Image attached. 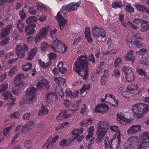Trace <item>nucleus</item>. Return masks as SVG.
Instances as JSON below:
<instances>
[{
	"label": "nucleus",
	"mask_w": 149,
	"mask_h": 149,
	"mask_svg": "<svg viewBox=\"0 0 149 149\" xmlns=\"http://www.w3.org/2000/svg\"><path fill=\"white\" fill-rule=\"evenodd\" d=\"M87 55H81L77 58V61L74 64V70L84 80L88 78V63L87 61Z\"/></svg>",
	"instance_id": "obj_1"
},
{
	"label": "nucleus",
	"mask_w": 149,
	"mask_h": 149,
	"mask_svg": "<svg viewBox=\"0 0 149 149\" xmlns=\"http://www.w3.org/2000/svg\"><path fill=\"white\" fill-rule=\"evenodd\" d=\"M149 109L148 104L142 103L134 105L132 108L134 117L137 118H142L147 113Z\"/></svg>",
	"instance_id": "obj_2"
},
{
	"label": "nucleus",
	"mask_w": 149,
	"mask_h": 149,
	"mask_svg": "<svg viewBox=\"0 0 149 149\" xmlns=\"http://www.w3.org/2000/svg\"><path fill=\"white\" fill-rule=\"evenodd\" d=\"M97 137L96 139V142L100 143L103 139L109 128V123L107 121H100L97 124Z\"/></svg>",
	"instance_id": "obj_3"
},
{
	"label": "nucleus",
	"mask_w": 149,
	"mask_h": 149,
	"mask_svg": "<svg viewBox=\"0 0 149 149\" xmlns=\"http://www.w3.org/2000/svg\"><path fill=\"white\" fill-rule=\"evenodd\" d=\"M51 47L54 51L62 53L65 52L67 49V46L57 38L52 41Z\"/></svg>",
	"instance_id": "obj_4"
},
{
	"label": "nucleus",
	"mask_w": 149,
	"mask_h": 149,
	"mask_svg": "<svg viewBox=\"0 0 149 149\" xmlns=\"http://www.w3.org/2000/svg\"><path fill=\"white\" fill-rule=\"evenodd\" d=\"M37 89L36 88L32 87L28 88L26 93V97L27 102L21 103V104L25 103H31L34 102L36 99V96Z\"/></svg>",
	"instance_id": "obj_5"
},
{
	"label": "nucleus",
	"mask_w": 149,
	"mask_h": 149,
	"mask_svg": "<svg viewBox=\"0 0 149 149\" xmlns=\"http://www.w3.org/2000/svg\"><path fill=\"white\" fill-rule=\"evenodd\" d=\"M17 54L20 58H23L28 51L29 48L26 44L19 45L16 47Z\"/></svg>",
	"instance_id": "obj_6"
},
{
	"label": "nucleus",
	"mask_w": 149,
	"mask_h": 149,
	"mask_svg": "<svg viewBox=\"0 0 149 149\" xmlns=\"http://www.w3.org/2000/svg\"><path fill=\"white\" fill-rule=\"evenodd\" d=\"M92 33L93 36L97 38L100 36L102 38L106 36V31L103 28L98 27L97 26L93 27L92 30Z\"/></svg>",
	"instance_id": "obj_7"
},
{
	"label": "nucleus",
	"mask_w": 149,
	"mask_h": 149,
	"mask_svg": "<svg viewBox=\"0 0 149 149\" xmlns=\"http://www.w3.org/2000/svg\"><path fill=\"white\" fill-rule=\"evenodd\" d=\"M81 3V1L77 2H71L68 4L66 6H62V8L64 10L72 11L77 10L79 7Z\"/></svg>",
	"instance_id": "obj_8"
},
{
	"label": "nucleus",
	"mask_w": 149,
	"mask_h": 149,
	"mask_svg": "<svg viewBox=\"0 0 149 149\" xmlns=\"http://www.w3.org/2000/svg\"><path fill=\"white\" fill-rule=\"evenodd\" d=\"M51 29V26H48L41 29L40 30L39 33L36 35L35 37V42L36 43L39 42L42 37L46 35L48 31Z\"/></svg>",
	"instance_id": "obj_9"
},
{
	"label": "nucleus",
	"mask_w": 149,
	"mask_h": 149,
	"mask_svg": "<svg viewBox=\"0 0 149 149\" xmlns=\"http://www.w3.org/2000/svg\"><path fill=\"white\" fill-rule=\"evenodd\" d=\"M46 100L49 103H55L57 101V96L55 93L50 92L46 94Z\"/></svg>",
	"instance_id": "obj_10"
},
{
	"label": "nucleus",
	"mask_w": 149,
	"mask_h": 149,
	"mask_svg": "<svg viewBox=\"0 0 149 149\" xmlns=\"http://www.w3.org/2000/svg\"><path fill=\"white\" fill-rule=\"evenodd\" d=\"M109 109L108 106L106 104H102L97 105L94 111L95 113H104L106 112Z\"/></svg>",
	"instance_id": "obj_11"
},
{
	"label": "nucleus",
	"mask_w": 149,
	"mask_h": 149,
	"mask_svg": "<svg viewBox=\"0 0 149 149\" xmlns=\"http://www.w3.org/2000/svg\"><path fill=\"white\" fill-rule=\"evenodd\" d=\"M56 19L58 21L59 25L61 30L65 26V24L67 23V21L58 12L55 17Z\"/></svg>",
	"instance_id": "obj_12"
},
{
	"label": "nucleus",
	"mask_w": 149,
	"mask_h": 149,
	"mask_svg": "<svg viewBox=\"0 0 149 149\" xmlns=\"http://www.w3.org/2000/svg\"><path fill=\"white\" fill-rule=\"evenodd\" d=\"M49 87L48 81L45 79H43L40 81L37 85V87L38 88H41L48 89Z\"/></svg>",
	"instance_id": "obj_13"
},
{
	"label": "nucleus",
	"mask_w": 149,
	"mask_h": 149,
	"mask_svg": "<svg viewBox=\"0 0 149 149\" xmlns=\"http://www.w3.org/2000/svg\"><path fill=\"white\" fill-rule=\"evenodd\" d=\"M25 77L24 74L21 73L18 74L14 82L15 86L16 87L19 86L22 84L21 80L24 79Z\"/></svg>",
	"instance_id": "obj_14"
},
{
	"label": "nucleus",
	"mask_w": 149,
	"mask_h": 149,
	"mask_svg": "<svg viewBox=\"0 0 149 149\" xmlns=\"http://www.w3.org/2000/svg\"><path fill=\"white\" fill-rule=\"evenodd\" d=\"M36 25L33 24L28 25L26 27L25 31L27 35L33 34L35 31L34 29L36 27Z\"/></svg>",
	"instance_id": "obj_15"
},
{
	"label": "nucleus",
	"mask_w": 149,
	"mask_h": 149,
	"mask_svg": "<svg viewBox=\"0 0 149 149\" xmlns=\"http://www.w3.org/2000/svg\"><path fill=\"white\" fill-rule=\"evenodd\" d=\"M38 50V48L37 47H35L32 49L29 52L26 58L27 60L28 61L31 60L33 57L36 55Z\"/></svg>",
	"instance_id": "obj_16"
},
{
	"label": "nucleus",
	"mask_w": 149,
	"mask_h": 149,
	"mask_svg": "<svg viewBox=\"0 0 149 149\" xmlns=\"http://www.w3.org/2000/svg\"><path fill=\"white\" fill-rule=\"evenodd\" d=\"M12 27V25H10L7 26L6 28L2 29L1 33V38H3L9 33Z\"/></svg>",
	"instance_id": "obj_17"
},
{
	"label": "nucleus",
	"mask_w": 149,
	"mask_h": 149,
	"mask_svg": "<svg viewBox=\"0 0 149 149\" xmlns=\"http://www.w3.org/2000/svg\"><path fill=\"white\" fill-rule=\"evenodd\" d=\"M34 124L33 121H30L24 126L22 129V133H26L30 130L31 127L33 126Z\"/></svg>",
	"instance_id": "obj_18"
},
{
	"label": "nucleus",
	"mask_w": 149,
	"mask_h": 149,
	"mask_svg": "<svg viewBox=\"0 0 149 149\" xmlns=\"http://www.w3.org/2000/svg\"><path fill=\"white\" fill-rule=\"evenodd\" d=\"M117 141H115V139H111V143L110 148V149H118L120 145V138H117Z\"/></svg>",
	"instance_id": "obj_19"
},
{
	"label": "nucleus",
	"mask_w": 149,
	"mask_h": 149,
	"mask_svg": "<svg viewBox=\"0 0 149 149\" xmlns=\"http://www.w3.org/2000/svg\"><path fill=\"white\" fill-rule=\"evenodd\" d=\"M135 137H132L128 139L124 144V147L126 149H132V144L134 139H136Z\"/></svg>",
	"instance_id": "obj_20"
},
{
	"label": "nucleus",
	"mask_w": 149,
	"mask_h": 149,
	"mask_svg": "<svg viewBox=\"0 0 149 149\" xmlns=\"http://www.w3.org/2000/svg\"><path fill=\"white\" fill-rule=\"evenodd\" d=\"M55 139H53V137H50L46 141L45 145H47L46 148L52 147L55 143Z\"/></svg>",
	"instance_id": "obj_21"
},
{
	"label": "nucleus",
	"mask_w": 149,
	"mask_h": 149,
	"mask_svg": "<svg viewBox=\"0 0 149 149\" xmlns=\"http://www.w3.org/2000/svg\"><path fill=\"white\" fill-rule=\"evenodd\" d=\"M127 41L128 43L131 44L132 45H134L135 46L139 48L143 47L141 43L137 40H135L134 41H133L129 40L128 38H127Z\"/></svg>",
	"instance_id": "obj_22"
},
{
	"label": "nucleus",
	"mask_w": 149,
	"mask_h": 149,
	"mask_svg": "<svg viewBox=\"0 0 149 149\" xmlns=\"http://www.w3.org/2000/svg\"><path fill=\"white\" fill-rule=\"evenodd\" d=\"M110 129L112 131L116 132L115 135L116 136H117V138H120V134L118 126L113 125L111 127Z\"/></svg>",
	"instance_id": "obj_23"
},
{
	"label": "nucleus",
	"mask_w": 149,
	"mask_h": 149,
	"mask_svg": "<svg viewBox=\"0 0 149 149\" xmlns=\"http://www.w3.org/2000/svg\"><path fill=\"white\" fill-rule=\"evenodd\" d=\"M78 93V91H75L74 92H72V91H66V97H69L71 98H74L77 96V95Z\"/></svg>",
	"instance_id": "obj_24"
},
{
	"label": "nucleus",
	"mask_w": 149,
	"mask_h": 149,
	"mask_svg": "<svg viewBox=\"0 0 149 149\" xmlns=\"http://www.w3.org/2000/svg\"><path fill=\"white\" fill-rule=\"evenodd\" d=\"M140 130V126L139 125H134L129 129L127 132L128 133L130 134L135 133Z\"/></svg>",
	"instance_id": "obj_25"
},
{
	"label": "nucleus",
	"mask_w": 149,
	"mask_h": 149,
	"mask_svg": "<svg viewBox=\"0 0 149 149\" xmlns=\"http://www.w3.org/2000/svg\"><path fill=\"white\" fill-rule=\"evenodd\" d=\"M85 34V37L88 41L89 42H92V39L91 36L90 28H89L86 27V28Z\"/></svg>",
	"instance_id": "obj_26"
},
{
	"label": "nucleus",
	"mask_w": 149,
	"mask_h": 149,
	"mask_svg": "<svg viewBox=\"0 0 149 149\" xmlns=\"http://www.w3.org/2000/svg\"><path fill=\"white\" fill-rule=\"evenodd\" d=\"M129 72L125 75V77L126 80L129 82H130L133 81L134 79V74L132 70H129Z\"/></svg>",
	"instance_id": "obj_27"
},
{
	"label": "nucleus",
	"mask_w": 149,
	"mask_h": 149,
	"mask_svg": "<svg viewBox=\"0 0 149 149\" xmlns=\"http://www.w3.org/2000/svg\"><path fill=\"white\" fill-rule=\"evenodd\" d=\"M2 96L6 100L12 98V94L9 92L5 91L3 92L2 94Z\"/></svg>",
	"instance_id": "obj_28"
},
{
	"label": "nucleus",
	"mask_w": 149,
	"mask_h": 149,
	"mask_svg": "<svg viewBox=\"0 0 149 149\" xmlns=\"http://www.w3.org/2000/svg\"><path fill=\"white\" fill-rule=\"evenodd\" d=\"M83 131V128H81L79 129H74L72 132V134L75 136L76 137H78L80 134H82Z\"/></svg>",
	"instance_id": "obj_29"
},
{
	"label": "nucleus",
	"mask_w": 149,
	"mask_h": 149,
	"mask_svg": "<svg viewBox=\"0 0 149 149\" xmlns=\"http://www.w3.org/2000/svg\"><path fill=\"white\" fill-rule=\"evenodd\" d=\"M41 109L40 110L38 114V116H41L45 115L47 114L48 112V111L44 106H42L41 107Z\"/></svg>",
	"instance_id": "obj_30"
},
{
	"label": "nucleus",
	"mask_w": 149,
	"mask_h": 149,
	"mask_svg": "<svg viewBox=\"0 0 149 149\" xmlns=\"http://www.w3.org/2000/svg\"><path fill=\"white\" fill-rule=\"evenodd\" d=\"M134 7L139 11L145 12L146 9L147 7L142 5L136 4L134 5Z\"/></svg>",
	"instance_id": "obj_31"
},
{
	"label": "nucleus",
	"mask_w": 149,
	"mask_h": 149,
	"mask_svg": "<svg viewBox=\"0 0 149 149\" xmlns=\"http://www.w3.org/2000/svg\"><path fill=\"white\" fill-rule=\"evenodd\" d=\"M94 132V128L93 126H91L89 128L88 130V134L86 137V139L87 140L91 137L93 135Z\"/></svg>",
	"instance_id": "obj_32"
},
{
	"label": "nucleus",
	"mask_w": 149,
	"mask_h": 149,
	"mask_svg": "<svg viewBox=\"0 0 149 149\" xmlns=\"http://www.w3.org/2000/svg\"><path fill=\"white\" fill-rule=\"evenodd\" d=\"M38 61L39 65L43 68H46L49 66L51 63V61L50 60L46 64L44 62L42 61L41 59H39Z\"/></svg>",
	"instance_id": "obj_33"
},
{
	"label": "nucleus",
	"mask_w": 149,
	"mask_h": 149,
	"mask_svg": "<svg viewBox=\"0 0 149 149\" xmlns=\"http://www.w3.org/2000/svg\"><path fill=\"white\" fill-rule=\"evenodd\" d=\"M17 67L16 66H14L10 70L9 72L8 75L9 77L12 76L17 72Z\"/></svg>",
	"instance_id": "obj_34"
},
{
	"label": "nucleus",
	"mask_w": 149,
	"mask_h": 149,
	"mask_svg": "<svg viewBox=\"0 0 149 149\" xmlns=\"http://www.w3.org/2000/svg\"><path fill=\"white\" fill-rule=\"evenodd\" d=\"M122 60L120 57H118L115 59L114 63V65L115 68H118L120 67V65L121 64Z\"/></svg>",
	"instance_id": "obj_35"
},
{
	"label": "nucleus",
	"mask_w": 149,
	"mask_h": 149,
	"mask_svg": "<svg viewBox=\"0 0 149 149\" xmlns=\"http://www.w3.org/2000/svg\"><path fill=\"white\" fill-rule=\"evenodd\" d=\"M37 18L35 16H32L28 17L26 19V22L27 23L32 22H37Z\"/></svg>",
	"instance_id": "obj_36"
},
{
	"label": "nucleus",
	"mask_w": 149,
	"mask_h": 149,
	"mask_svg": "<svg viewBox=\"0 0 149 149\" xmlns=\"http://www.w3.org/2000/svg\"><path fill=\"white\" fill-rule=\"evenodd\" d=\"M17 26L19 31L22 32L24 27V25L23 22V21L19 20L17 24Z\"/></svg>",
	"instance_id": "obj_37"
},
{
	"label": "nucleus",
	"mask_w": 149,
	"mask_h": 149,
	"mask_svg": "<svg viewBox=\"0 0 149 149\" xmlns=\"http://www.w3.org/2000/svg\"><path fill=\"white\" fill-rule=\"evenodd\" d=\"M32 68V64L29 63H27L22 67V69L24 71L27 72L31 69Z\"/></svg>",
	"instance_id": "obj_38"
},
{
	"label": "nucleus",
	"mask_w": 149,
	"mask_h": 149,
	"mask_svg": "<svg viewBox=\"0 0 149 149\" xmlns=\"http://www.w3.org/2000/svg\"><path fill=\"white\" fill-rule=\"evenodd\" d=\"M143 90L144 88H141L139 89L138 91V92L136 91L135 92H130V95L132 96H138L140 95V93H141Z\"/></svg>",
	"instance_id": "obj_39"
},
{
	"label": "nucleus",
	"mask_w": 149,
	"mask_h": 149,
	"mask_svg": "<svg viewBox=\"0 0 149 149\" xmlns=\"http://www.w3.org/2000/svg\"><path fill=\"white\" fill-rule=\"evenodd\" d=\"M63 62H59V64L58 66L59 68L58 69V70L62 73L64 74L67 71V70L63 67Z\"/></svg>",
	"instance_id": "obj_40"
},
{
	"label": "nucleus",
	"mask_w": 149,
	"mask_h": 149,
	"mask_svg": "<svg viewBox=\"0 0 149 149\" xmlns=\"http://www.w3.org/2000/svg\"><path fill=\"white\" fill-rule=\"evenodd\" d=\"M117 117L118 120H119L120 122H122V121L126 122H130V120L127 119L125 117L121 116L120 115L118 114H117Z\"/></svg>",
	"instance_id": "obj_41"
},
{
	"label": "nucleus",
	"mask_w": 149,
	"mask_h": 149,
	"mask_svg": "<svg viewBox=\"0 0 149 149\" xmlns=\"http://www.w3.org/2000/svg\"><path fill=\"white\" fill-rule=\"evenodd\" d=\"M139 86L137 84H131L129 85L127 87V88L128 90L133 91L135 90L138 89Z\"/></svg>",
	"instance_id": "obj_42"
},
{
	"label": "nucleus",
	"mask_w": 149,
	"mask_h": 149,
	"mask_svg": "<svg viewBox=\"0 0 149 149\" xmlns=\"http://www.w3.org/2000/svg\"><path fill=\"white\" fill-rule=\"evenodd\" d=\"M62 111L64 118H67L71 115V110H64Z\"/></svg>",
	"instance_id": "obj_43"
},
{
	"label": "nucleus",
	"mask_w": 149,
	"mask_h": 149,
	"mask_svg": "<svg viewBox=\"0 0 149 149\" xmlns=\"http://www.w3.org/2000/svg\"><path fill=\"white\" fill-rule=\"evenodd\" d=\"M123 6L122 3L120 1L118 2L116 1L112 3V6L113 8H116L117 7L120 8Z\"/></svg>",
	"instance_id": "obj_44"
},
{
	"label": "nucleus",
	"mask_w": 149,
	"mask_h": 149,
	"mask_svg": "<svg viewBox=\"0 0 149 149\" xmlns=\"http://www.w3.org/2000/svg\"><path fill=\"white\" fill-rule=\"evenodd\" d=\"M103 69L104 65L103 63L101 62L99 65L98 68L96 70V73L98 74H100L102 72Z\"/></svg>",
	"instance_id": "obj_45"
},
{
	"label": "nucleus",
	"mask_w": 149,
	"mask_h": 149,
	"mask_svg": "<svg viewBox=\"0 0 149 149\" xmlns=\"http://www.w3.org/2000/svg\"><path fill=\"white\" fill-rule=\"evenodd\" d=\"M147 139L149 140V132H143L142 135L141 140H146Z\"/></svg>",
	"instance_id": "obj_46"
},
{
	"label": "nucleus",
	"mask_w": 149,
	"mask_h": 149,
	"mask_svg": "<svg viewBox=\"0 0 149 149\" xmlns=\"http://www.w3.org/2000/svg\"><path fill=\"white\" fill-rule=\"evenodd\" d=\"M118 18L121 24L124 26L126 27V26L124 21V16L123 14H119Z\"/></svg>",
	"instance_id": "obj_47"
},
{
	"label": "nucleus",
	"mask_w": 149,
	"mask_h": 149,
	"mask_svg": "<svg viewBox=\"0 0 149 149\" xmlns=\"http://www.w3.org/2000/svg\"><path fill=\"white\" fill-rule=\"evenodd\" d=\"M13 126V125H11V126L6 127L4 130L3 132V134L4 135L7 136L9 135V131L12 128V127Z\"/></svg>",
	"instance_id": "obj_48"
},
{
	"label": "nucleus",
	"mask_w": 149,
	"mask_h": 149,
	"mask_svg": "<svg viewBox=\"0 0 149 149\" xmlns=\"http://www.w3.org/2000/svg\"><path fill=\"white\" fill-rule=\"evenodd\" d=\"M125 59L127 61H131L132 63L135 60V56H131L126 54L125 56Z\"/></svg>",
	"instance_id": "obj_49"
},
{
	"label": "nucleus",
	"mask_w": 149,
	"mask_h": 149,
	"mask_svg": "<svg viewBox=\"0 0 149 149\" xmlns=\"http://www.w3.org/2000/svg\"><path fill=\"white\" fill-rule=\"evenodd\" d=\"M70 144V140L67 141L65 139H63L61 142V145L62 146H69Z\"/></svg>",
	"instance_id": "obj_50"
},
{
	"label": "nucleus",
	"mask_w": 149,
	"mask_h": 149,
	"mask_svg": "<svg viewBox=\"0 0 149 149\" xmlns=\"http://www.w3.org/2000/svg\"><path fill=\"white\" fill-rule=\"evenodd\" d=\"M104 143L105 147L106 148H107L110 147V148L111 145V144L109 139L107 137L104 140Z\"/></svg>",
	"instance_id": "obj_51"
},
{
	"label": "nucleus",
	"mask_w": 149,
	"mask_h": 149,
	"mask_svg": "<svg viewBox=\"0 0 149 149\" xmlns=\"http://www.w3.org/2000/svg\"><path fill=\"white\" fill-rule=\"evenodd\" d=\"M19 112H15L10 115V119H17L19 118Z\"/></svg>",
	"instance_id": "obj_52"
},
{
	"label": "nucleus",
	"mask_w": 149,
	"mask_h": 149,
	"mask_svg": "<svg viewBox=\"0 0 149 149\" xmlns=\"http://www.w3.org/2000/svg\"><path fill=\"white\" fill-rule=\"evenodd\" d=\"M125 9L126 11L129 13H132L134 11V8L130 4L126 5Z\"/></svg>",
	"instance_id": "obj_53"
},
{
	"label": "nucleus",
	"mask_w": 149,
	"mask_h": 149,
	"mask_svg": "<svg viewBox=\"0 0 149 149\" xmlns=\"http://www.w3.org/2000/svg\"><path fill=\"white\" fill-rule=\"evenodd\" d=\"M136 72L140 75L141 76H145L146 73L145 71L141 68H136Z\"/></svg>",
	"instance_id": "obj_54"
},
{
	"label": "nucleus",
	"mask_w": 149,
	"mask_h": 149,
	"mask_svg": "<svg viewBox=\"0 0 149 149\" xmlns=\"http://www.w3.org/2000/svg\"><path fill=\"white\" fill-rule=\"evenodd\" d=\"M49 46L47 43L43 42L42 43L41 48L43 51H45L48 49Z\"/></svg>",
	"instance_id": "obj_55"
},
{
	"label": "nucleus",
	"mask_w": 149,
	"mask_h": 149,
	"mask_svg": "<svg viewBox=\"0 0 149 149\" xmlns=\"http://www.w3.org/2000/svg\"><path fill=\"white\" fill-rule=\"evenodd\" d=\"M31 146V142L30 139H28L24 142V146L25 147L27 148V149H29Z\"/></svg>",
	"instance_id": "obj_56"
},
{
	"label": "nucleus",
	"mask_w": 149,
	"mask_h": 149,
	"mask_svg": "<svg viewBox=\"0 0 149 149\" xmlns=\"http://www.w3.org/2000/svg\"><path fill=\"white\" fill-rule=\"evenodd\" d=\"M8 87V84L5 83L1 84L0 86V93L3 91L6 90Z\"/></svg>",
	"instance_id": "obj_57"
},
{
	"label": "nucleus",
	"mask_w": 149,
	"mask_h": 149,
	"mask_svg": "<svg viewBox=\"0 0 149 149\" xmlns=\"http://www.w3.org/2000/svg\"><path fill=\"white\" fill-rule=\"evenodd\" d=\"M121 94L122 96L126 98H129L130 97L129 96L130 92L128 91H123Z\"/></svg>",
	"instance_id": "obj_58"
},
{
	"label": "nucleus",
	"mask_w": 149,
	"mask_h": 149,
	"mask_svg": "<svg viewBox=\"0 0 149 149\" xmlns=\"http://www.w3.org/2000/svg\"><path fill=\"white\" fill-rule=\"evenodd\" d=\"M110 97L111 98L113 99L114 100V102L116 104H118V101L117 100H116L115 97L112 94H106L105 96V99H106L107 97Z\"/></svg>",
	"instance_id": "obj_59"
},
{
	"label": "nucleus",
	"mask_w": 149,
	"mask_h": 149,
	"mask_svg": "<svg viewBox=\"0 0 149 149\" xmlns=\"http://www.w3.org/2000/svg\"><path fill=\"white\" fill-rule=\"evenodd\" d=\"M9 39L8 38H6L4 40L0 42V45L2 46H4L8 44V41Z\"/></svg>",
	"instance_id": "obj_60"
},
{
	"label": "nucleus",
	"mask_w": 149,
	"mask_h": 149,
	"mask_svg": "<svg viewBox=\"0 0 149 149\" xmlns=\"http://www.w3.org/2000/svg\"><path fill=\"white\" fill-rule=\"evenodd\" d=\"M29 12L30 14L33 15H35L36 13V9L33 7L32 6L29 7Z\"/></svg>",
	"instance_id": "obj_61"
},
{
	"label": "nucleus",
	"mask_w": 149,
	"mask_h": 149,
	"mask_svg": "<svg viewBox=\"0 0 149 149\" xmlns=\"http://www.w3.org/2000/svg\"><path fill=\"white\" fill-rule=\"evenodd\" d=\"M148 50L146 48H143L137 52V54L139 55H142L146 53Z\"/></svg>",
	"instance_id": "obj_62"
},
{
	"label": "nucleus",
	"mask_w": 149,
	"mask_h": 149,
	"mask_svg": "<svg viewBox=\"0 0 149 149\" xmlns=\"http://www.w3.org/2000/svg\"><path fill=\"white\" fill-rule=\"evenodd\" d=\"M149 29V26L142 24L141 30L142 32H146Z\"/></svg>",
	"instance_id": "obj_63"
},
{
	"label": "nucleus",
	"mask_w": 149,
	"mask_h": 149,
	"mask_svg": "<svg viewBox=\"0 0 149 149\" xmlns=\"http://www.w3.org/2000/svg\"><path fill=\"white\" fill-rule=\"evenodd\" d=\"M19 15L21 18L22 19H24L26 16L25 13L23 10H21L19 12Z\"/></svg>",
	"instance_id": "obj_64"
}]
</instances>
